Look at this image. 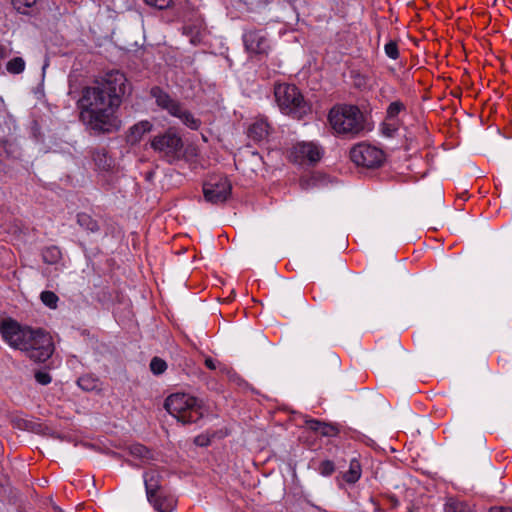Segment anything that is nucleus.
I'll use <instances>...</instances> for the list:
<instances>
[{
  "instance_id": "9d476101",
  "label": "nucleus",
  "mask_w": 512,
  "mask_h": 512,
  "mask_svg": "<svg viewBox=\"0 0 512 512\" xmlns=\"http://www.w3.org/2000/svg\"><path fill=\"white\" fill-rule=\"evenodd\" d=\"M232 185L226 176L213 175L203 184V195L207 202L221 204L231 195Z\"/></svg>"
},
{
  "instance_id": "7c9ffc66",
  "label": "nucleus",
  "mask_w": 512,
  "mask_h": 512,
  "mask_svg": "<svg viewBox=\"0 0 512 512\" xmlns=\"http://www.w3.org/2000/svg\"><path fill=\"white\" fill-rule=\"evenodd\" d=\"M144 2L147 5L155 7L159 10L166 9L172 4V0H144Z\"/></svg>"
},
{
  "instance_id": "f03ea898",
  "label": "nucleus",
  "mask_w": 512,
  "mask_h": 512,
  "mask_svg": "<svg viewBox=\"0 0 512 512\" xmlns=\"http://www.w3.org/2000/svg\"><path fill=\"white\" fill-rule=\"evenodd\" d=\"M328 122L338 136L354 138L365 130V116L356 105L333 106L328 114Z\"/></svg>"
},
{
  "instance_id": "9b49d317",
  "label": "nucleus",
  "mask_w": 512,
  "mask_h": 512,
  "mask_svg": "<svg viewBox=\"0 0 512 512\" xmlns=\"http://www.w3.org/2000/svg\"><path fill=\"white\" fill-rule=\"evenodd\" d=\"M323 155L321 147L314 142H298L289 150L290 161L296 164H314L318 162Z\"/></svg>"
},
{
  "instance_id": "aec40b11",
  "label": "nucleus",
  "mask_w": 512,
  "mask_h": 512,
  "mask_svg": "<svg viewBox=\"0 0 512 512\" xmlns=\"http://www.w3.org/2000/svg\"><path fill=\"white\" fill-rule=\"evenodd\" d=\"M152 124L149 121H141L130 128L129 140L132 143L138 142L142 136L150 132Z\"/></svg>"
},
{
  "instance_id": "f704fd0d",
  "label": "nucleus",
  "mask_w": 512,
  "mask_h": 512,
  "mask_svg": "<svg viewBox=\"0 0 512 512\" xmlns=\"http://www.w3.org/2000/svg\"><path fill=\"white\" fill-rule=\"evenodd\" d=\"M489 512H512V507L494 506L489 509Z\"/></svg>"
},
{
  "instance_id": "5701e85b",
  "label": "nucleus",
  "mask_w": 512,
  "mask_h": 512,
  "mask_svg": "<svg viewBox=\"0 0 512 512\" xmlns=\"http://www.w3.org/2000/svg\"><path fill=\"white\" fill-rule=\"evenodd\" d=\"M129 453L142 461H147L152 458L151 451L142 444L136 443L129 447Z\"/></svg>"
},
{
  "instance_id": "b1692460",
  "label": "nucleus",
  "mask_w": 512,
  "mask_h": 512,
  "mask_svg": "<svg viewBox=\"0 0 512 512\" xmlns=\"http://www.w3.org/2000/svg\"><path fill=\"white\" fill-rule=\"evenodd\" d=\"M25 67L26 63L22 57H14L6 64L7 72L13 75L21 74L25 70Z\"/></svg>"
},
{
  "instance_id": "dca6fc26",
  "label": "nucleus",
  "mask_w": 512,
  "mask_h": 512,
  "mask_svg": "<svg viewBox=\"0 0 512 512\" xmlns=\"http://www.w3.org/2000/svg\"><path fill=\"white\" fill-rule=\"evenodd\" d=\"M248 137L255 142H261L269 134V124L266 120L259 119L254 121L248 128Z\"/></svg>"
},
{
  "instance_id": "f8f14e48",
  "label": "nucleus",
  "mask_w": 512,
  "mask_h": 512,
  "mask_svg": "<svg viewBox=\"0 0 512 512\" xmlns=\"http://www.w3.org/2000/svg\"><path fill=\"white\" fill-rule=\"evenodd\" d=\"M246 51L252 54H267L270 49V43L267 33L263 29H246L242 36Z\"/></svg>"
},
{
  "instance_id": "f257e3e1",
  "label": "nucleus",
  "mask_w": 512,
  "mask_h": 512,
  "mask_svg": "<svg viewBox=\"0 0 512 512\" xmlns=\"http://www.w3.org/2000/svg\"><path fill=\"white\" fill-rule=\"evenodd\" d=\"M127 89V79L120 71L105 74L97 86L86 87L79 101L80 118L95 133H111L120 127L116 111Z\"/></svg>"
},
{
  "instance_id": "c756f323",
  "label": "nucleus",
  "mask_w": 512,
  "mask_h": 512,
  "mask_svg": "<svg viewBox=\"0 0 512 512\" xmlns=\"http://www.w3.org/2000/svg\"><path fill=\"white\" fill-rule=\"evenodd\" d=\"M384 50H385L386 55L393 60H396L399 57L398 46H397V43L394 41L388 42L385 45Z\"/></svg>"
},
{
  "instance_id": "a878e982",
  "label": "nucleus",
  "mask_w": 512,
  "mask_h": 512,
  "mask_svg": "<svg viewBox=\"0 0 512 512\" xmlns=\"http://www.w3.org/2000/svg\"><path fill=\"white\" fill-rule=\"evenodd\" d=\"M405 109H406V106L402 101H400V100L393 101L387 107L386 118L387 119H395L399 115V113H401Z\"/></svg>"
},
{
  "instance_id": "6e6552de",
  "label": "nucleus",
  "mask_w": 512,
  "mask_h": 512,
  "mask_svg": "<svg viewBox=\"0 0 512 512\" xmlns=\"http://www.w3.org/2000/svg\"><path fill=\"white\" fill-rule=\"evenodd\" d=\"M31 327L23 326L16 320L7 319L0 325V333L3 340L14 349L21 350L27 349L29 337H31Z\"/></svg>"
},
{
  "instance_id": "393cba45",
  "label": "nucleus",
  "mask_w": 512,
  "mask_h": 512,
  "mask_svg": "<svg viewBox=\"0 0 512 512\" xmlns=\"http://www.w3.org/2000/svg\"><path fill=\"white\" fill-rule=\"evenodd\" d=\"M39 0H12L13 7L21 14H29Z\"/></svg>"
},
{
  "instance_id": "ddd939ff",
  "label": "nucleus",
  "mask_w": 512,
  "mask_h": 512,
  "mask_svg": "<svg viewBox=\"0 0 512 512\" xmlns=\"http://www.w3.org/2000/svg\"><path fill=\"white\" fill-rule=\"evenodd\" d=\"M143 478L148 500H151L152 497L157 496L161 492H164L161 485L162 476L158 471H147L144 473Z\"/></svg>"
},
{
  "instance_id": "72a5a7b5",
  "label": "nucleus",
  "mask_w": 512,
  "mask_h": 512,
  "mask_svg": "<svg viewBox=\"0 0 512 512\" xmlns=\"http://www.w3.org/2000/svg\"><path fill=\"white\" fill-rule=\"evenodd\" d=\"M194 443L198 446H207L209 444V439L200 435L194 439Z\"/></svg>"
},
{
  "instance_id": "20e7f679",
  "label": "nucleus",
  "mask_w": 512,
  "mask_h": 512,
  "mask_svg": "<svg viewBox=\"0 0 512 512\" xmlns=\"http://www.w3.org/2000/svg\"><path fill=\"white\" fill-rule=\"evenodd\" d=\"M170 415L183 424L196 423L203 417V402L187 393H174L164 403Z\"/></svg>"
},
{
  "instance_id": "c9c22d12",
  "label": "nucleus",
  "mask_w": 512,
  "mask_h": 512,
  "mask_svg": "<svg viewBox=\"0 0 512 512\" xmlns=\"http://www.w3.org/2000/svg\"><path fill=\"white\" fill-rule=\"evenodd\" d=\"M354 78H355V84H356V86H358V87L365 86V84H366V78H365V76H362V75H360V74H357Z\"/></svg>"
},
{
  "instance_id": "0eeeda50",
  "label": "nucleus",
  "mask_w": 512,
  "mask_h": 512,
  "mask_svg": "<svg viewBox=\"0 0 512 512\" xmlns=\"http://www.w3.org/2000/svg\"><path fill=\"white\" fill-rule=\"evenodd\" d=\"M27 349L23 352L34 362H45L54 352V343L49 333L42 329H31Z\"/></svg>"
},
{
  "instance_id": "4468645a",
  "label": "nucleus",
  "mask_w": 512,
  "mask_h": 512,
  "mask_svg": "<svg viewBox=\"0 0 512 512\" xmlns=\"http://www.w3.org/2000/svg\"><path fill=\"white\" fill-rule=\"evenodd\" d=\"M307 427L323 437H336L340 430L337 425L311 419L306 421Z\"/></svg>"
},
{
  "instance_id": "4c0bfd02",
  "label": "nucleus",
  "mask_w": 512,
  "mask_h": 512,
  "mask_svg": "<svg viewBox=\"0 0 512 512\" xmlns=\"http://www.w3.org/2000/svg\"><path fill=\"white\" fill-rule=\"evenodd\" d=\"M395 131L396 128L390 127V125H385V127L383 128V133L388 137H391Z\"/></svg>"
},
{
  "instance_id": "a211bd4d",
  "label": "nucleus",
  "mask_w": 512,
  "mask_h": 512,
  "mask_svg": "<svg viewBox=\"0 0 512 512\" xmlns=\"http://www.w3.org/2000/svg\"><path fill=\"white\" fill-rule=\"evenodd\" d=\"M361 474H362L361 464L356 458H353L350 461L348 471H346L343 474V479L345 480V482H347L349 484H354L360 479Z\"/></svg>"
},
{
  "instance_id": "f3484780",
  "label": "nucleus",
  "mask_w": 512,
  "mask_h": 512,
  "mask_svg": "<svg viewBox=\"0 0 512 512\" xmlns=\"http://www.w3.org/2000/svg\"><path fill=\"white\" fill-rule=\"evenodd\" d=\"M96 167L101 171H109L113 166V159L108 156L105 149H96L92 154Z\"/></svg>"
},
{
  "instance_id": "ea45409f",
  "label": "nucleus",
  "mask_w": 512,
  "mask_h": 512,
  "mask_svg": "<svg viewBox=\"0 0 512 512\" xmlns=\"http://www.w3.org/2000/svg\"><path fill=\"white\" fill-rule=\"evenodd\" d=\"M6 57V49L3 46H0V59H4Z\"/></svg>"
},
{
  "instance_id": "423d86ee",
  "label": "nucleus",
  "mask_w": 512,
  "mask_h": 512,
  "mask_svg": "<svg viewBox=\"0 0 512 512\" xmlns=\"http://www.w3.org/2000/svg\"><path fill=\"white\" fill-rule=\"evenodd\" d=\"M151 147L159 157L173 164L182 157V138L173 130L168 129L163 134L156 135L151 140Z\"/></svg>"
},
{
  "instance_id": "c85d7f7f",
  "label": "nucleus",
  "mask_w": 512,
  "mask_h": 512,
  "mask_svg": "<svg viewBox=\"0 0 512 512\" xmlns=\"http://www.w3.org/2000/svg\"><path fill=\"white\" fill-rule=\"evenodd\" d=\"M335 471V465L331 460H324L319 465V472L323 476H330Z\"/></svg>"
},
{
  "instance_id": "1a4fd4ad",
  "label": "nucleus",
  "mask_w": 512,
  "mask_h": 512,
  "mask_svg": "<svg viewBox=\"0 0 512 512\" xmlns=\"http://www.w3.org/2000/svg\"><path fill=\"white\" fill-rule=\"evenodd\" d=\"M350 159L357 166L365 168H377L384 162V152L370 144L358 143L350 150Z\"/></svg>"
},
{
  "instance_id": "39448f33",
  "label": "nucleus",
  "mask_w": 512,
  "mask_h": 512,
  "mask_svg": "<svg viewBox=\"0 0 512 512\" xmlns=\"http://www.w3.org/2000/svg\"><path fill=\"white\" fill-rule=\"evenodd\" d=\"M151 94L160 108L166 110L171 116L178 118L185 126L192 130H198L200 128L201 120L185 109L183 104L178 100L173 99L169 94L158 87L152 88Z\"/></svg>"
},
{
  "instance_id": "a19ab883",
  "label": "nucleus",
  "mask_w": 512,
  "mask_h": 512,
  "mask_svg": "<svg viewBox=\"0 0 512 512\" xmlns=\"http://www.w3.org/2000/svg\"><path fill=\"white\" fill-rule=\"evenodd\" d=\"M53 509H54V511H55V512H64V511H63L60 507H58V506H54V507H53Z\"/></svg>"
},
{
  "instance_id": "7ed1b4c3",
  "label": "nucleus",
  "mask_w": 512,
  "mask_h": 512,
  "mask_svg": "<svg viewBox=\"0 0 512 512\" xmlns=\"http://www.w3.org/2000/svg\"><path fill=\"white\" fill-rule=\"evenodd\" d=\"M274 96L280 111L294 119L300 120L311 112V105L293 84L275 85Z\"/></svg>"
},
{
  "instance_id": "2f4dec72",
  "label": "nucleus",
  "mask_w": 512,
  "mask_h": 512,
  "mask_svg": "<svg viewBox=\"0 0 512 512\" xmlns=\"http://www.w3.org/2000/svg\"><path fill=\"white\" fill-rule=\"evenodd\" d=\"M36 381L41 385H48L52 381V377L45 371H37L35 373Z\"/></svg>"
},
{
  "instance_id": "2eb2a0df",
  "label": "nucleus",
  "mask_w": 512,
  "mask_h": 512,
  "mask_svg": "<svg viewBox=\"0 0 512 512\" xmlns=\"http://www.w3.org/2000/svg\"><path fill=\"white\" fill-rule=\"evenodd\" d=\"M148 501L158 512H172L176 507V499L165 492L159 493Z\"/></svg>"
},
{
  "instance_id": "412c9836",
  "label": "nucleus",
  "mask_w": 512,
  "mask_h": 512,
  "mask_svg": "<svg viewBox=\"0 0 512 512\" xmlns=\"http://www.w3.org/2000/svg\"><path fill=\"white\" fill-rule=\"evenodd\" d=\"M444 512H473V510L465 501L449 498L444 504Z\"/></svg>"
},
{
  "instance_id": "4be33fe9",
  "label": "nucleus",
  "mask_w": 512,
  "mask_h": 512,
  "mask_svg": "<svg viewBox=\"0 0 512 512\" xmlns=\"http://www.w3.org/2000/svg\"><path fill=\"white\" fill-rule=\"evenodd\" d=\"M62 258V253L59 247L57 246H49L43 249L42 251V259L47 264H56Z\"/></svg>"
},
{
  "instance_id": "cd10ccee",
  "label": "nucleus",
  "mask_w": 512,
  "mask_h": 512,
  "mask_svg": "<svg viewBox=\"0 0 512 512\" xmlns=\"http://www.w3.org/2000/svg\"><path fill=\"white\" fill-rule=\"evenodd\" d=\"M167 369L165 360L159 357H153L150 361V370L154 375H161Z\"/></svg>"
},
{
  "instance_id": "bb28decb",
  "label": "nucleus",
  "mask_w": 512,
  "mask_h": 512,
  "mask_svg": "<svg viewBox=\"0 0 512 512\" xmlns=\"http://www.w3.org/2000/svg\"><path fill=\"white\" fill-rule=\"evenodd\" d=\"M40 299L44 305L51 309L57 308L59 297L53 291H43L40 294Z\"/></svg>"
},
{
  "instance_id": "e433bc0d",
  "label": "nucleus",
  "mask_w": 512,
  "mask_h": 512,
  "mask_svg": "<svg viewBox=\"0 0 512 512\" xmlns=\"http://www.w3.org/2000/svg\"><path fill=\"white\" fill-rule=\"evenodd\" d=\"M205 366L210 370H215L217 367L216 362L211 357L205 359Z\"/></svg>"
},
{
  "instance_id": "6ab92c4d",
  "label": "nucleus",
  "mask_w": 512,
  "mask_h": 512,
  "mask_svg": "<svg viewBox=\"0 0 512 512\" xmlns=\"http://www.w3.org/2000/svg\"><path fill=\"white\" fill-rule=\"evenodd\" d=\"M76 220L78 225L88 232L95 233L100 229L98 222L85 212L78 213Z\"/></svg>"
},
{
  "instance_id": "58836bf2",
  "label": "nucleus",
  "mask_w": 512,
  "mask_h": 512,
  "mask_svg": "<svg viewBox=\"0 0 512 512\" xmlns=\"http://www.w3.org/2000/svg\"><path fill=\"white\" fill-rule=\"evenodd\" d=\"M87 381V379L85 378H80L78 380V383L79 385L83 388V389H86V390H89L90 388L88 386L85 385V382Z\"/></svg>"
},
{
  "instance_id": "473e14b6",
  "label": "nucleus",
  "mask_w": 512,
  "mask_h": 512,
  "mask_svg": "<svg viewBox=\"0 0 512 512\" xmlns=\"http://www.w3.org/2000/svg\"><path fill=\"white\" fill-rule=\"evenodd\" d=\"M0 145L2 146L8 157L14 154V145L10 143L8 140H0Z\"/></svg>"
}]
</instances>
